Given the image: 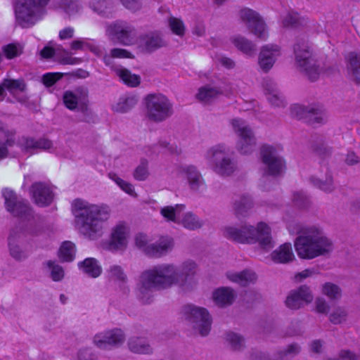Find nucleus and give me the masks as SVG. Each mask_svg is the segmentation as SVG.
Segmentation results:
<instances>
[{"label":"nucleus","mask_w":360,"mask_h":360,"mask_svg":"<svg viewBox=\"0 0 360 360\" xmlns=\"http://www.w3.org/2000/svg\"><path fill=\"white\" fill-rule=\"evenodd\" d=\"M109 274L111 278L121 282H126L127 276L124 273L121 266L117 265L112 266L109 269Z\"/></svg>","instance_id":"nucleus-57"},{"label":"nucleus","mask_w":360,"mask_h":360,"mask_svg":"<svg viewBox=\"0 0 360 360\" xmlns=\"http://www.w3.org/2000/svg\"><path fill=\"white\" fill-rule=\"evenodd\" d=\"M347 316V311L342 307H338L333 312L330 314V321L334 324H340L345 321Z\"/></svg>","instance_id":"nucleus-53"},{"label":"nucleus","mask_w":360,"mask_h":360,"mask_svg":"<svg viewBox=\"0 0 360 360\" xmlns=\"http://www.w3.org/2000/svg\"><path fill=\"white\" fill-rule=\"evenodd\" d=\"M266 97L269 102L274 106L281 107L285 105V101L275 91H267Z\"/></svg>","instance_id":"nucleus-59"},{"label":"nucleus","mask_w":360,"mask_h":360,"mask_svg":"<svg viewBox=\"0 0 360 360\" xmlns=\"http://www.w3.org/2000/svg\"><path fill=\"white\" fill-rule=\"evenodd\" d=\"M348 70L353 79L356 83L360 84V55L354 52H351L348 55Z\"/></svg>","instance_id":"nucleus-34"},{"label":"nucleus","mask_w":360,"mask_h":360,"mask_svg":"<svg viewBox=\"0 0 360 360\" xmlns=\"http://www.w3.org/2000/svg\"><path fill=\"white\" fill-rule=\"evenodd\" d=\"M234 45L242 52L248 55H252L255 51V44L243 37H238L233 41Z\"/></svg>","instance_id":"nucleus-37"},{"label":"nucleus","mask_w":360,"mask_h":360,"mask_svg":"<svg viewBox=\"0 0 360 360\" xmlns=\"http://www.w3.org/2000/svg\"><path fill=\"white\" fill-rule=\"evenodd\" d=\"M271 257L274 262L280 264H287L295 259L290 243H285L280 245L271 252Z\"/></svg>","instance_id":"nucleus-21"},{"label":"nucleus","mask_w":360,"mask_h":360,"mask_svg":"<svg viewBox=\"0 0 360 360\" xmlns=\"http://www.w3.org/2000/svg\"><path fill=\"white\" fill-rule=\"evenodd\" d=\"M110 177L113 179L115 183L126 193L130 195H133L134 193V189L133 186L121 178L116 176L115 174H110Z\"/></svg>","instance_id":"nucleus-56"},{"label":"nucleus","mask_w":360,"mask_h":360,"mask_svg":"<svg viewBox=\"0 0 360 360\" xmlns=\"http://www.w3.org/2000/svg\"><path fill=\"white\" fill-rule=\"evenodd\" d=\"M176 268L170 264L157 265L141 272L137 285L139 296L143 299L153 289H165L177 285Z\"/></svg>","instance_id":"nucleus-2"},{"label":"nucleus","mask_w":360,"mask_h":360,"mask_svg":"<svg viewBox=\"0 0 360 360\" xmlns=\"http://www.w3.org/2000/svg\"><path fill=\"white\" fill-rule=\"evenodd\" d=\"M183 226L191 230H195L202 226V222L192 213H187L182 219Z\"/></svg>","instance_id":"nucleus-45"},{"label":"nucleus","mask_w":360,"mask_h":360,"mask_svg":"<svg viewBox=\"0 0 360 360\" xmlns=\"http://www.w3.org/2000/svg\"><path fill=\"white\" fill-rule=\"evenodd\" d=\"M186 319L195 323L194 328L202 336L208 335L210 330L211 319L207 311L204 308L187 305L184 308Z\"/></svg>","instance_id":"nucleus-9"},{"label":"nucleus","mask_w":360,"mask_h":360,"mask_svg":"<svg viewBox=\"0 0 360 360\" xmlns=\"http://www.w3.org/2000/svg\"><path fill=\"white\" fill-rule=\"evenodd\" d=\"M65 91L63 95L65 105L70 110H75L78 105H85L87 95L82 91Z\"/></svg>","instance_id":"nucleus-24"},{"label":"nucleus","mask_w":360,"mask_h":360,"mask_svg":"<svg viewBox=\"0 0 360 360\" xmlns=\"http://www.w3.org/2000/svg\"><path fill=\"white\" fill-rule=\"evenodd\" d=\"M173 247V240L169 237H161L158 241L148 245L145 253L149 257H160L166 254Z\"/></svg>","instance_id":"nucleus-20"},{"label":"nucleus","mask_w":360,"mask_h":360,"mask_svg":"<svg viewBox=\"0 0 360 360\" xmlns=\"http://www.w3.org/2000/svg\"><path fill=\"white\" fill-rule=\"evenodd\" d=\"M78 267L84 274L92 278L99 276L102 272L101 266L98 261L92 257L86 258L78 264Z\"/></svg>","instance_id":"nucleus-28"},{"label":"nucleus","mask_w":360,"mask_h":360,"mask_svg":"<svg viewBox=\"0 0 360 360\" xmlns=\"http://www.w3.org/2000/svg\"><path fill=\"white\" fill-rule=\"evenodd\" d=\"M15 24L21 28H30L45 15L37 6L36 0H15L13 3Z\"/></svg>","instance_id":"nucleus-5"},{"label":"nucleus","mask_w":360,"mask_h":360,"mask_svg":"<svg viewBox=\"0 0 360 360\" xmlns=\"http://www.w3.org/2000/svg\"><path fill=\"white\" fill-rule=\"evenodd\" d=\"M137 103V99L134 97H130L124 99H121L117 103L112 106L115 112H126L134 107Z\"/></svg>","instance_id":"nucleus-42"},{"label":"nucleus","mask_w":360,"mask_h":360,"mask_svg":"<svg viewBox=\"0 0 360 360\" xmlns=\"http://www.w3.org/2000/svg\"><path fill=\"white\" fill-rule=\"evenodd\" d=\"M261 156L263 163L267 167V173L269 175H279L285 169V162L281 157L276 155L275 149L273 147L263 146L261 148Z\"/></svg>","instance_id":"nucleus-16"},{"label":"nucleus","mask_w":360,"mask_h":360,"mask_svg":"<svg viewBox=\"0 0 360 360\" xmlns=\"http://www.w3.org/2000/svg\"><path fill=\"white\" fill-rule=\"evenodd\" d=\"M22 146L25 150H49L53 147V143L51 140L47 139H40L36 140L32 138H23Z\"/></svg>","instance_id":"nucleus-32"},{"label":"nucleus","mask_w":360,"mask_h":360,"mask_svg":"<svg viewBox=\"0 0 360 360\" xmlns=\"http://www.w3.org/2000/svg\"><path fill=\"white\" fill-rule=\"evenodd\" d=\"M3 52L8 59L14 58L22 53L20 46L14 44L4 46L3 47Z\"/></svg>","instance_id":"nucleus-54"},{"label":"nucleus","mask_w":360,"mask_h":360,"mask_svg":"<svg viewBox=\"0 0 360 360\" xmlns=\"http://www.w3.org/2000/svg\"><path fill=\"white\" fill-rule=\"evenodd\" d=\"M322 293L331 300H339L342 296L341 288L330 282H327L323 285Z\"/></svg>","instance_id":"nucleus-39"},{"label":"nucleus","mask_w":360,"mask_h":360,"mask_svg":"<svg viewBox=\"0 0 360 360\" xmlns=\"http://www.w3.org/2000/svg\"><path fill=\"white\" fill-rule=\"evenodd\" d=\"M226 340L233 350H240L244 347L243 338L236 333H229L226 335Z\"/></svg>","instance_id":"nucleus-49"},{"label":"nucleus","mask_w":360,"mask_h":360,"mask_svg":"<svg viewBox=\"0 0 360 360\" xmlns=\"http://www.w3.org/2000/svg\"><path fill=\"white\" fill-rule=\"evenodd\" d=\"M119 76L124 84L130 87H136L141 82V77L138 75L132 74L127 69H122L120 71Z\"/></svg>","instance_id":"nucleus-40"},{"label":"nucleus","mask_w":360,"mask_h":360,"mask_svg":"<svg viewBox=\"0 0 360 360\" xmlns=\"http://www.w3.org/2000/svg\"><path fill=\"white\" fill-rule=\"evenodd\" d=\"M125 340V335L120 328L105 330L96 334L94 337V345L101 349H106L109 347H117Z\"/></svg>","instance_id":"nucleus-15"},{"label":"nucleus","mask_w":360,"mask_h":360,"mask_svg":"<svg viewBox=\"0 0 360 360\" xmlns=\"http://www.w3.org/2000/svg\"><path fill=\"white\" fill-rule=\"evenodd\" d=\"M146 116L153 122L165 120L173 114V105L169 99L160 93L148 94L145 98Z\"/></svg>","instance_id":"nucleus-6"},{"label":"nucleus","mask_w":360,"mask_h":360,"mask_svg":"<svg viewBox=\"0 0 360 360\" xmlns=\"http://www.w3.org/2000/svg\"><path fill=\"white\" fill-rule=\"evenodd\" d=\"M314 150L320 156H328L332 153V148L326 145L324 142H319L313 146Z\"/></svg>","instance_id":"nucleus-58"},{"label":"nucleus","mask_w":360,"mask_h":360,"mask_svg":"<svg viewBox=\"0 0 360 360\" xmlns=\"http://www.w3.org/2000/svg\"><path fill=\"white\" fill-rule=\"evenodd\" d=\"M281 53V48L276 44H266L262 47L258 58L260 68L265 72H269L274 65Z\"/></svg>","instance_id":"nucleus-18"},{"label":"nucleus","mask_w":360,"mask_h":360,"mask_svg":"<svg viewBox=\"0 0 360 360\" xmlns=\"http://www.w3.org/2000/svg\"><path fill=\"white\" fill-rule=\"evenodd\" d=\"M295 60L297 65L314 81L321 72L317 61L312 56V53L308 43L304 39H297L293 46Z\"/></svg>","instance_id":"nucleus-7"},{"label":"nucleus","mask_w":360,"mask_h":360,"mask_svg":"<svg viewBox=\"0 0 360 360\" xmlns=\"http://www.w3.org/2000/svg\"><path fill=\"white\" fill-rule=\"evenodd\" d=\"M310 114H311L312 121L311 122H307L309 124H315L323 123L325 120L326 113L325 110L322 106L316 108L311 107L309 109Z\"/></svg>","instance_id":"nucleus-46"},{"label":"nucleus","mask_w":360,"mask_h":360,"mask_svg":"<svg viewBox=\"0 0 360 360\" xmlns=\"http://www.w3.org/2000/svg\"><path fill=\"white\" fill-rule=\"evenodd\" d=\"M328 360H360V359L349 350H342L338 359H330Z\"/></svg>","instance_id":"nucleus-64"},{"label":"nucleus","mask_w":360,"mask_h":360,"mask_svg":"<svg viewBox=\"0 0 360 360\" xmlns=\"http://www.w3.org/2000/svg\"><path fill=\"white\" fill-rule=\"evenodd\" d=\"M72 212L79 232L90 238L101 231L103 224L108 219L110 213L106 206L90 204L81 199L73 201Z\"/></svg>","instance_id":"nucleus-1"},{"label":"nucleus","mask_w":360,"mask_h":360,"mask_svg":"<svg viewBox=\"0 0 360 360\" xmlns=\"http://www.w3.org/2000/svg\"><path fill=\"white\" fill-rule=\"evenodd\" d=\"M109 5V0H92L89 3L90 8L96 13L103 15Z\"/></svg>","instance_id":"nucleus-52"},{"label":"nucleus","mask_w":360,"mask_h":360,"mask_svg":"<svg viewBox=\"0 0 360 360\" xmlns=\"http://www.w3.org/2000/svg\"><path fill=\"white\" fill-rule=\"evenodd\" d=\"M127 227L124 223L118 224L112 233L111 245L119 249L126 245Z\"/></svg>","instance_id":"nucleus-29"},{"label":"nucleus","mask_w":360,"mask_h":360,"mask_svg":"<svg viewBox=\"0 0 360 360\" xmlns=\"http://www.w3.org/2000/svg\"><path fill=\"white\" fill-rule=\"evenodd\" d=\"M310 108L304 107L300 105H294L290 108L291 116L298 120H303L306 122H311V114L309 111Z\"/></svg>","instance_id":"nucleus-36"},{"label":"nucleus","mask_w":360,"mask_h":360,"mask_svg":"<svg viewBox=\"0 0 360 360\" xmlns=\"http://www.w3.org/2000/svg\"><path fill=\"white\" fill-rule=\"evenodd\" d=\"M221 91H199L196 94V98L203 103H210L214 101Z\"/></svg>","instance_id":"nucleus-55"},{"label":"nucleus","mask_w":360,"mask_h":360,"mask_svg":"<svg viewBox=\"0 0 360 360\" xmlns=\"http://www.w3.org/2000/svg\"><path fill=\"white\" fill-rule=\"evenodd\" d=\"M228 278L235 283H238L241 286H246L250 283L256 281V274L250 270H245L240 273H232L227 275Z\"/></svg>","instance_id":"nucleus-31"},{"label":"nucleus","mask_w":360,"mask_h":360,"mask_svg":"<svg viewBox=\"0 0 360 360\" xmlns=\"http://www.w3.org/2000/svg\"><path fill=\"white\" fill-rule=\"evenodd\" d=\"M252 207V202L250 197L247 195L238 196L233 201V208L235 214L238 217H245Z\"/></svg>","instance_id":"nucleus-33"},{"label":"nucleus","mask_w":360,"mask_h":360,"mask_svg":"<svg viewBox=\"0 0 360 360\" xmlns=\"http://www.w3.org/2000/svg\"><path fill=\"white\" fill-rule=\"evenodd\" d=\"M184 208V205H176L175 207L167 206L162 208L161 214L168 221L176 222V217Z\"/></svg>","instance_id":"nucleus-41"},{"label":"nucleus","mask_w":360,"mask_h":360,"mask_svg":"<svg viewBox=\"0 0 360 360\" xmlns=\"http://www.w3.org/2000/svg\"><path fill=\"white\" fill-rule=\"evenodd\" d=\"M235 298L233 290L230 288H220L213 293V299L217 304L221 307L230 305Z\"/></svg>","instance_id":"nucleus-25"},{"label":"nucleus","mask_w":360,"mask_h":360,"mask_svg":"<svg viewBox=\"0 0 360 360\" xmlns=\"http://www.w3.org/2000/svg\"><path fill=\"white\" fill-rule=\"evenodd\" d=\"M314 300L313 293L309 286L302 285L291 290L285 300V305L290 309H299L310 304Z\"/></svg>","instance_id":"nucleus-14"},{"label":"nucleus","mask_w":360,"mask_h":360,"mask_svg":"<svg viewBox=\"0 0 360 360\" xmlns=\"http://www.w3.org/2000/svg\"><path fill=\"white\" fill-rule=\"evenodd\" d=\"M30 191L34 202L39 207L49 206L53 200V193L45 182H34Z\"/></svg>","instance_id":"nucleus-17"},{"label":"nucleus","mask_w":360,"mask_h":360,"mask_svg":"<svg viewBox=\"0 0 360 360\" xmlns=\"http://www.w3.org/2000/svg\"><path fill=\"white\" fill-rule=\"evenodd\" d=\"M3 195L5 200L6 209L13 216L21 219H27L32 216V209L27 201L18 200L13 191L5 189Z\"/></svg>","instance_id":"nucleus-10"},{"label":"nucleus","mask_w":360,"mask_h":360,"mask_svg":"<svg viewBox=\"0 0 360 360\" xmlns=\"http://www.w3.org/2000/svg\"><path fill=\"white\" fill-rule=\"evenodd\" d=\"M169 25L172 32L179 36H183L185 32L184 22L180 19L171 17L169 19Z\"/></svg>","instance_id":"nucleus-51"},{"label":"nucleus","mask_w":360,"mask_h":360,"mask_svg":"<svg viewBox=\"0 0 360 360\" xmlns=\"http://www.w3.org/2000/svg\"><path fill=\"white\" fill-rule=\"evenodd\" d=\"M225 235L226 238L241 243L258 241L261 248L266 250L274 247L270 228L262 222L259 223L257 228L252 226H245L240 229L227 227L225 229Z\"/></svg>","instance_id":"nucleus-4"},{"label":"nucleus","mask_w":360,"mask_h":360,"mask_svg":"<svg viewBox=\"0 0 360 360\" xmlns=\"http://www.w3.org/2000/svg\"><path fill=\"white\" fill-rule=\"evenodd\" d=\"M46 266L51 270V277L54 281H61L65 276L62 266L56 264L55 262L49 260L46 262Z\"/></svg>","instance_id":"nucleus-43"},{"label":"nucleus","mask_w":360,"mask_h":360,"mask_svg":"<svg viewBox=\"0 0 360 360\" xmlns=\"http://www.w3.org/2000/svg\"><path fill=\"white\" fill-rule=\"evenodd\" d=\"M235 132L240 136L238 143L239 150L243 154L251 153L255 146V139L252 130L240 120L234 119L231 121Z\"/></svg>","instance_id":"nucleus-12"},{"label":"nucleus","mask_w":360,"mask_h":360,"mask_svg":"<svg viewBox=\"0 0 360 360\" xmlns=\"http://www.w3.org/2000/svg\"><path fill=\"white\" fill-rule=\"evenodd\" d=\"M196 274V264L193 262L188 261L183 263L180 271L176 270V284L183 285L191 281Z\"/></svg>","instance_id":"nucleus-23"},{"label":"nucleus","mask_w":360,"mask_h":360,"mask_svg":"<svg viewBox=\"0 0 360 360\" xmlns=\"http://www.w3.org/2000/svg\"><path fill=\"white\" fill-rule=\"evenodd\" d=\"M75 254V244L70 241L64 242L58 251V257L61 262H71Z\"/></svg>","instance_id":"nucleus-35"},{"label":"nucleus","mask_w":360,"mask_h":360,"mask_svg":"<svg viewBox=\"0 0 360 360\" xmlns=\"http://www.w3.org/2000/svg\"><path fill=\"white\" fill-rule=\"evenodd\" d=\"M240 17L252 33L262 40L266 39L268 33L266 23L257 12L245 8L240 10Z\"/></svg>","instance_id":"nucleus-11"},{"label":"nucleus","mask_w":360,"mask_h":360,"mask_svg":"<svg viewBox=\"0 0 360 360\" xmlns=\"http://www.w3.org/2000/svg\"><path fill=\"white\" fill-rule=\"evenodd\" d=\"M10 96L7 97V101L11 103L20 102L24 103L27 101L25 91H8Z\"/></svg>","instance_id":"nucleus-60"},{"label":"nucleus","mask_w":360,"mask_h":360,"mask_svg":"<svg viewBox=\"0 0 360 360\" xmlns=\"http://www.w3.org/2000/svg\"><path fill=\"white\" fill-rule=\"evenodd\" d=\"M110 56L112 58H134L133 55L126 49H120V48H114L110 50Z\"/></svg>","instance_id":"nucleus-61"},{"label":"nucleus","mask_w":360,"mask_h":360,"mask_svg":"<svg viewBox=\"0 0 360 360\" xmlns=\"http://www.w3.org/2000/svg\"><path fill=\"white\" fill-rule=\"evenodd\" d=\"M208 155L216 172L221 175H230L235 170L234 163L226 156L222 147L217 146L212 148L209 150Z\"/></svg>","instance_id":"nucleus-13"},{"label":"nucleus","mask_w":360,"mask_h":360,"mask_svg":"<svg viewBox=\"0 0 360 360\" xmlns=\"http://www.w3.org/2000/svg\"><path fill=\"white\" fill-rule=\"evenodd\" d=\"M311 181L313 182L314 186L324 191L330 192L333 189V179L330 174H329L327 176L326 181H324L321 179H317L314 177L311 178Z\"/></svg>","instance_id":"nucleus-50"},{"label":"nucleus","mask_w":360,"mask_h":360,"mask_svg":"<svg viewBox=\"0 0 360 360\" xmlns=\"http://www.w3.org/2000/svg\"><path fill=\"white\" fill-rule=\"evenodd\" d=\"M9 250L11 255L17 260H22L27 257V254L22 251L15 240L9 238Z\"/></svg>","instance_id":"nucleus-48"},{"label":"nucleus","mask_w":360,"mask_h":360,"mask_svg":"<svg viewBox=\"0 0 360 360\" xmlns=\"http://www.w3.org/2000/svg\"><path fill=\"white\" fill-rule=\"evenodd\" d=\"M128 347L134 353L148 354L153 352L152 347L144 338L132 337L128 341Z\"/></svg>","instance_id":"nucleus-26"},{"label":"nucleus","mask_w":360,"mask_h":360,"mask_svg":"<svg viewBox=\"0 0 360 360\" xmlns=\"http://www.w3.org/2000/svg\"><path fill=\"white\" fill-rule=\"evenodd\" d=\"M63 76V74L60 72H47L42 75L41 81L46 88H50L60 80Z\"/></svg>","instance_id":"nucleus-47"},{"label":"nucleus","mask_w":360,"mask_h":360,"mask_svg":"<svg viewBox=\"0 0 360 360\" xmlns=\"http://www.w3.org/2000/svg\"><path fill=\"white\" fill-rule=\"evenodd\" d=\"M284 27H297L299 24V16L297 13H289L283 21Z\"/></svg>","instance_id":"nucleus-62"},{"label":"nucleus","mask_w":360,"mask_h":360,"mask_svg":"<svg viewBox=\"0 0 360 360\" xmlns=\"http://www.w3.org/2000/svg\"><path fill=\"white\" fill-rule=\"evenodd\" d=\"M26 84L24 79H4L0 84V90H25Z\"/></svg>","instance_id":"nucleus-38"},{"label":"nucleus","mask_w":360,"mask_h":360,"mask_svg":"<svg viewBox=\"0 0 360 360\" xmlns=\"http://www.w3.org/2000/svg\"><path fill=\"white\" fill-rule=\"evenodd\" d=\"M107 32L113 41L124 45L134 44L136 39V31L129 23L117 20L109 25Z\"/></svg>","instance_id":"nucleus-8"},{"label":"nucleus","mask_w":360,"mask_h":360,"mask_svg":"<svg viewBox=\"0 0 360 360\" xmlns=\"http://www.w3.org/2000/svg\"><path fill=\"white\" fill-rule=\"evenodd\" d=\"M191 189L198 191L205 188V182L200 173L193 166H187L183 169Z\"/></svg>","instance_id":"nucleus-22"},{"label":"nucleus","mask_w":360,"mask_h":360,"mask_svg":"<svg viewBox=\"0 0 360 360\" xmlns=\"http://www.w3.org/2000/svg\"><path fill=\"white\" fill-rule=\"evenodd\" d=\"M316 310L318 313L327 314L329 311V305L323 298H317L315 302Z\"/></svg>","instance_id":"nucleus-63"},{"label":"nucleus","mask_w":360,"mask_h":360,"mask_svg":"<svg viewBox=\"0 0 360 360\" xmlns=\"http://www.w3.org/2000/svg\"><path fill=\"white\" fill-rule=\"evenodd\" d=\"M148 162L146 159L141 160L140 165L134 169L133 176L138 181H144L149 176Z\"/></svg>","instance_id":"nucleus-44"},{"label":"nucleus","mask_w":360,"mask_h":360,"mask_svg":"<svg viewBox=\"0 0 360 360\" xmlns=\"http://www.w3.org/2000/svg\"><path fill=\"white\" fill-rule=\"evenodd\" d=\"M14 133L3 128L0 124V160L8 155V148L14 145Z\"/></svg>","instance_id":"nucleus-27"},{"label":"nucleus","mask_w":360,"mask_h":360,"mask_svg":"<svg viewBox=\"0 0 360 360\" xmlns=\"http://www.w3.org/2000/svg\"><path fill=\"white\" fill-rule=\"evenodd\" d=\"M141 45L146 52L152 53L162 47L166 46L167 43L162 39L160 32H151L141 36Z\"/></svg>","instance_id":"nucleus-19"},{"label":"nucleus","mask_w":360,"mask_h":360,"mask_svg":"<svg viewBox=\"0 0 360 360\" xmlns=\"http://www.w3.org/2000/svg\"><path fill=\"white\" fill-rule=\"evenodd\" d=\"M294 246L299 257L303 259L327 255L333 248V242L316 229H310L297 237Z\"/></svg>","instance_id":"nucleus-3"},{"label":"nucleus","mask_w":360,"mask_h":360,"mask_svg":"<svg viewBox=\"0 0 360 360\" xmlns=\"http://www.w3.org/2000/svg\"><path fill=\"white\" fill-rule=\"evenodd\" d=\"M51 6L54 8H61L70 16L77 13L82 8L77 0H53Z\"/></svg>","instance_id":"nucleus-30"}]
</instances>
